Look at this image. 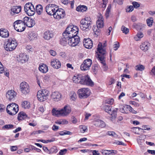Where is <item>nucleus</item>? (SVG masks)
<instances>
[{
    "mask_svg": "<svg viewBox=\"0 0 155 155\" xmlns=\"http://www.w3.org/2000/svg\"><path fill=\"white\" fill-rule=\"evenodd\" d=\"M78 33V29L75 26H68L63 33L64 39L68 40L69 45L72 47L76 46L80 42V38L77 35Z\"/></svg>",
    "mask_w": 155,
    "mask_h": 155,
    "instance_id": "obj_1",
    "label": "nucleus"
},
{
    "mask_svg": "<svg viewBox=\"0 0 155 155\" xmlns=\"http://www.w3.org/2000/svg\"><path fill=\"white\" fill-rule=\"evenodd\" d=\"M97 47V51L98 52V53L97 54V58L99 61L102 65L104 70H106L107 68L105 61L106 51L102 47L101 43H99Z\"/></svg>",
    "mask_w": 155,
    "mask_h": 155,
    "instance_id": "obj_2",
    "label": "nucleus"
},
{
    "mask_svg": "<svg viewBox=\"0 0 155 155\" xmlns=\"http://www.w3.org/2000/svg\"><path fill=\"white\" fill-rule=\"evenodd\" d=\"M71 111V108L69 105H66L62 109L56 110L53 109L52 112L54 115L58 116L61 115L62 116H66L68 115Z\"/></svg>",
    "mask_w": 155,
    "mask_h": 155,
    "instance_id": "obj_3",
    "label": "nucleus"
},
{
    "mask_svg": "<svg viewBox=\"0 0 155 155\" xmlns=\"http://www.w3.org/2000/svg\"><path fill=\"white\" fill-rule=\"evenodd\" d=\"M92 23L90 17H85L80 21V26L82 30L87 31L91 28Z\"/></svg>",
    "mask_w": 155,
    "mask_h": 155,
    "instance_id": "obj_4",
    "label": "nucleus"
},
{
    "mask_svg": "<svg viewBox=\"0 0 155 155\" xmlns=\"http://www.w3.org/2000/svg\"><path fill=\"white\" fill-rule=\"evenodd\" d=\"M18 106L15 103L9 104L6 108V110L8 114L12 116L16 114L18 112Z\"/></svg>",
    "mask_w": 155,
    "mask_h": 155,
    "instance_id": "obj_5",
    "label": "nucleus"
},
{
    "mask_svg": "<svg viewBox=\"0 0 155 155\" xmlns=\"http://www.w3.org/2000/svg\"><path fill=\"white\" fill-rule=\"evenodd\" d=\"M17 46V44L15 40L9 39L6 42L4 48L7 51H12L15 49Z\"/></svg>",
    "mask_w": 155,
    "mask_h": 155,
    "instance_id": "obj_6",
    "label": "nucleus"
},
{
    "mask_svg": "<svg viewBox=\"0 0 155 155\" xmlns=\"http://www.w3.org/2000/svg\"><path fill=\"white\" fill-rule=\"evenodd\" d=\"M50 93L48 90L44 89L39 91L37 94L38 100L41 101H44L46 100Z\"/></svg>",
    "mask_w": 155,
    "mask_h": 155,
    "instance_id": "obj_7",
    "label": "nucleus"
},
{
    "mask_svg": "<svg viewBox=\"0 0 155 155\" xmlns=\"http://www.w3.org/2000/svg\"><path fill=\"white\" fill-rule=\"evenodd\" d=\"M105 111L111 115L110 120L112 121L114 120L117 116V109L116 108L112 110L111 106L108 105H105L103 107Z\"/></svg>",
    "mask_w": 155,
    "mask_h": 155,
    "instance_id": "obj_8",
    "label": "nucleus"
},
{
    "mask_svg": "<svg viewBox=\"0 0 155 155\" xmlns=\"http://www.w3.org/2000/svg\"><path fill=\"white\" fill-rule=\"evenodd\" d=\"M14 26L15 29L18 32H22L25 30V25L24 21L18 20L14 23Z\"/></svg>",
    "mask_w": 155,
    "mask_h": 155,
    "instance_id": "obj_9",
    "label": "nucleus"
},
{
    "mask_svg": "<svg viewBox=\"0 0 155 155\" xmlns=\"http://www.w3.org/2000/svg\"><path fill=\"white\" fill-rule=\"evenodd\" d=\"M24 9L25 12L29 16L33 15L35 13V9L31 3H27L25 5Z\"/></svg>",
    "mask_w": 155,
    "mask_h": 155,
    "instance_id": "obj_10",
    "label": "nucleus"
},
{
    "mask_svg": "<svg viewBox=\"0 0 155 155\" xmlns=\"http://www.w3.org/2000/svg\"><path fill=\"white\" fill-rule=\"evenodd\" d=\"M20 90L22 94L26 95L29 93L30 88L28 84L25 82H21L19 86Z\"/></svg>",
    "mask_w": 155,
    "mask_h": 155,
    "instance_id": "obj_11",
    "label": "nucleus"
},
{
    "mask_svg": "<svg viewBox=\"0 0 155 155\" xmlns=\"http://www.w3.org/2000/svg\"><path fill=\"white\" fill-rule=\"evenodd\" d=\"M78 93L80 98H86L90 95V91L88 88H82L78 90Z\"/></svg>",
    "mask_w": 155,
    "mask_h": 155,
    "instance_id": "obj_12",
    "label": "nucleus"
},
{
    "mask_svg": "<svg viewBox=\"0 0 155 155\" xmlns=\"http://www.w3.org/2000/svg\"><path fill=\"white\" fill-rule=\"evenodd\" d=\"M45 9L48 14L54 16L55 12L58 10V7L54 4H49L46 6Z\"/></svg>",
    "mask_w": 155,
    "mask_h": 155,
    "instance_id": "obj_13",
    "label": "nucleus"
},
{
    "mask_svg": "<svg viewBox=\"0 0 155 155\" xmlns=\"http://www.w3.org/2000/svg\"><path fill=\"white\" fill-rule=\"evenodd\" d=\"M80 84L92 86L94 85V83L91 80L89 76L82 75Z\"/></svg>",
    "mask_w": 155,
    "mask_h": 155,
    "instance_id": "obj_14",
    "label": "nucleus"
},
{
    "mask_svg": "<svg viewBox=\"0 0 155 155\" xmlns=\"http://www.w3.org/2000/svg\"><path fill=\"white\" fill-rule=\"evenodd\" d=\"M92 64V61L90 59H87L84 60L81 65V69L82 71H87L89 70Z\"/></svg>",
    "mask_w": 155,
    "mask_h": 155,
    "instance_id": "obj_15",
    "label": "nucleus"
},
{
    "mask_svg": "<svg viewBox=\"0 0 155 155\" xmlns=\"http://www.w3.org/2000/svg\"><path fill=\"white\" fill-rule=\"evenodd\" d=\"M65 16V12L64 10L61 8L58 9L56 10L54 15L55 18L60 19L63 18Z\"/></svg>",
    "mask_w": 155,
    "mask_h": 155,
    "instance_id": "obj_16",
    "label": "nucleus"
},
{
    "mask_svg": "<svg viewBox=\"0 0 155 155\" xmlns=\"http://www.w3.org/2000/svg\"><path fill=\"white\" fill-rule=\"evenodd\" d=\"M23 21L25 25L29 28L32 27L35 24L34 20L27 17H24Z\"/></svg>",
    "mask_w": 155,
    "mask_h": 155,
    "instance_id": "obj_17",
    "label": "nucleus"
},
{
    "mask_svg": "<svg viewBox=\"0 0 155 155\" xmlns=\"http://www.w3.org/2000/svg\"><path fill=\"white\" fill-rule=\"evenodd\" d=\"M16 93L13 90L8 91L6 94V97L9 101H13L16 97Z\"/></svg>",
    "mask_w": 155,
    "mask_h": 155,
    "instance_id": "obj_18",
    "label": "nucleus"
},
{
    "mask_svg": "<svg viewBox=\"0 0 155 155\" xmlns=\"http://www.w3.org/2000/svg\"><path fill=\"white\" fill-rule=\"evenodd\" d=\"M51 97L54 101H58L61 100V95L58 92L55 91L52 93Z\"/></svg>",
    "mask_w": 155,
    "mask_h": 155,
    "instance_id": "obj_19",
    "label": "nucleus"
},
{
    "mask_svg": "<svg viewBox=\"0 0 155 155\" xmlns=\"http://www.w3.org/2000/svg\"><path fill=\"white\" fill-rule=\"evenodd\" d=\"M21 7L20 6H14L11 7V14L12 15H14L15 14L19 13L21 11Z\"/></svg>",
    "mask_w": 155,
    "mask_h": 155,
    "instance_id": "obj_20",
    "label": "nucleus"
},
{
    "mask_svg": "<svg viewBox=\"0 0 155 155\" xmlns=\"http://www.w3.org/2000/svg\"><path fill=\"white\" fill-rule=\"evenodd\" d=\"M28 57L26 54H21L18 58L19 62L22 63H25L28 60Z\"/></svg>",
    "mask_w": 155,
    "mask_h": 155,
    "instance_id": "obj_21",
    "label": "nucleus"
},
{
    "mask_svg": "<svg viewBox=\"0 0 155 155\" xmlns=\"http://www.w3.org/2000/svg\"><path fill=\"white\" fill-rule=\"evenodd\" d=\"M51 65L54 68L58 69L60 68L61 64L58 59H54L51 61Z\"/></svg>",
    "mask_w": 155,
    "mask_h": 155,
    "instance_id": "obj_22",
    "label": "nucleus"
},
{
    "mask_svg": "<svg viewBox=\"0 0 155 155\" xmlns=\"http://www.w3.org/2000/svg\"><path fill=\"white\" fill-rule=\"evenodd\" d=\"M83 44L85 48L88 49L91 48L93 45L92 41L89 38L84 39Z\"/></svg>",
    "mask_w": 155,
    "mask_h": 155,
    "instance_id": "obj_23",
    "label": "nucleus"
},
{
    "mask_svg": "<svg viewBox=\"0 0 155 155\" xmlns=\"http://www.w3.org/2000/svg\"><path fill=\"white\" fill-rule=\"evenodd\" d=\"M150 46V44L148 42L146 41L142 43L140 45V48L142 50L146 51L149 49Z\"/></svg>",
    "mask_w": 155,
    "mask_h": 155,
    "instance_id": "obj_24",
    "label": "nucleus"
},
{
    "mask_svg": "<svg viewBox=\"0 0 155 155\" xmlns=\"http://www.w3.org/2000/svg\"><path fill=\"white\" fill-rule=\"evenodd\" d=\"M53 36V34L51 31H47L44 33L43 38L45 40H48L52 38Z\"/></svg>",
    "mask_w": 155,
    "mask_h": 155,
    "instance_id": "obj_25",
    "label": "nucleus"
},
{
    "mask_svg": "<svg viewBox=\"0 0 155 155\" xmlns=\"http://www.w3.org/2000/svg\"><path fill=\"white\" fill-rule=\"evenodd\" d=\"M9 34L8 30L5 29H0V36L2 37L6 38L8 37Z\"/></svg>",
    "mask_w": 155,
    "mask_h": 155,
    "instance_id": "obj_26",
    "label": "nucleus"
},
{
    "mask_svg": "<svg viewBox=\"0 0 155 155\" xmlns=\"http://www.w3.org/2000/svg\"><path fill=\"white\" fill-rule=\"evenodd\" d=\"M94 125L97 127H104L105 126V123L103 121L98 120L94 122Z\"/></svg>",
    "mask_w": 155,
    "mask_h": 155,
    "instance_id": "obj_27",
    "label": "nucleus"
},
{
    "mask_svg": "<svg viewBox=\"0 0 155 155\" xmlns=\"http://www.w3.org/2000/svg\"><path fill=\"white\" fill-rule=\"evenodd\" d=\"M103 18L102 15H100V17L96 22L97 26L99 27V28H101L104 26V23L103 22Z\"/></svg>",
    "mask_w": 155,
    "mask_h": 155,
    "instance_id": "obj_28",
    "label": "nucleus"
},
{
    "mask_svg": "<svg viewBox=\"0 0 155 155\" xmlns=\"http://www.w3.org/2000/svg\"><path fill=\"white\" fill-rule=\"evenodd\" d=\"M82 75L80 74H76L74 75L72 78V80L73 82L76 83H79L81 78Z\"/></svg>",
    "mask_w": 155,
    "mask_h": 155,
    "instance_id": "obj_29",
    "label": "nucleus"
},
{
    "mask_svg": "<svg viewBox=\"0 0 155 155\" xmlns=\"http://www.w3.org/2000/svg\"><path fill=\"white\" fill-rule=\"evenodd\" d=\"M39 69L41 72L43 73H46L48 70L47 66L45 64H43L42 65H40Z\"/></svg>",
    "mask_w": 155,
    "mask_h": 155,
    "instance_id": "obj_30",
    "label": "nucleus"
},
{
    "mask_svg": "<svg viewBox=\"0 0 155 155\" xmlns=\"http://www.w3.org/2000/svg\"><path fill=\"white\" fill-rule=\"evenodd\" d=\"M27 116L23 112H21L19 113L18 115V119L19 120H22L26 118Z\"/></svg>",
    "mask_w": 155,
    "mask_h": 155,
    "instance_id": "obj_31",
    "label": "nucleus"
},
{
    "mask_svg": "<svg viewBox=\"0 0 155 155\" xmlns=\"http://www.w3.org/2000/svg\"><path fill=\"white\" fill-rule=\"evenodd\" d=\"M28 38L30 40H33L37 37V34L34 32L30 31L28 34Z\"/></svg>",
    "mask_w": 155,
    "mask_h": 155,
    "instance_id": "obj_32",
    "label": "nucleus"
},
{
    "mask_svg": "<svg viewBox=\"0 0 155 155\" xmlns=\"http://www.w3.org/2000/svg\"><path fill=\"white\" fill-rule=\"evenodd\" d=\"M36 11L38 15H40L43 12V7L41 5H38L36 6Z\"/></svg>",
    "mask_w": 155,
    "mask_h": 155,
    "instance_id": "obj_33",
    "label": "nucleus"
},
{
    "mask_svg": "<svg viewBox=\"0 0 155 155\" xmlns=\"http://www.w3.org/2000/svg\"><path fill=\"white\" fill-rule=\"evenodd\" d=\"M87 9V7L84 5H79L76 8V10L78 12H84Z\"/></svg>",
    "mask_w": 155,
    "mask_h": 155,
    "instance_id": "obj_34",
    "label": "nucleus"
},
{
    "mask_svg": "<svg viewBox=\"0 0 155 155\" xmlns=\"http://www.w3.org/2000/svg\"><path fill=\"white\" fill-rule=\"evenodd\" d=\"M129 106L127 105L125 106L122 107L120 108V111L122 113H128L129 109L128 107Z\"/></svg>",
    "mask_w": 155,
    "mask_h": 155,
    "instance_id": "obj_35",
    "label": "nucleus"
},
{
    "mask_svg": "<svg viewBox=\"0 0 155 155\" xmlns=\"http://www.w3.org/2000/svg\"><path fill=\"white\" fill-rule=\"evenodd\" d=\"M101 153L104 155H113L114 153V150H102Z\"/></svg>",
    "mask_w": 155,
    "mask_h": 155,
    "instance_id": "obj_36",
    "label": "nucleus"
},
{
    "mask_svg": "<svg viewBox=\"0 0 155 155\" xmlns=\"http://www.w3.org/2000/svg\"><path fill=\"white\" fill-rule=\"evenodd\" d=\"M99 28V27H98L97 26L94 25L93 26L92 29L95 35H98V33H99L100 30Z\"/></svg>",
    "mask_w": 155,
    "mask_h": 155,
    "instance_id": "obj_37",
    "label": "nucleus"
},
{
    "mask_svg": "<svg viewBox=\"0 0 155 155\" xmlns=\"http://www.w3.org/2000/svg\"><path fill=\"white\" fill-rule=\"evenodd\" d=\"M21 106L24 108H28L30 107L29 103L26 101L23 102L22 103Z\"/></svg>",
    "mask_w": 155,
    "mask_h": 155,
    "instance_id": "obj_38",
    "label": "nucleus"
},
{
    "mask_svg": "<svg viewBox=\"0 0 155 155\" xmlns=\"http://www.w3.org/2000/svg\"><path fill=\"white\" fill-rule=\"evenodd\" d=\"M79 128L80 129V132L81 133H84L87 130V127L85 126L81 125L79 126Z\"/></svg>",
    "mask_w": 155,
    "mask_h": 155,
    "instance_id": "obj_39",
    "label": "nucleus"
},
{
    "mask_svg": "<svg viewBox=\"0 0 155 155\" xmlns=\"http://www.w3.org/2000/svg\"><path fill=\"white\" fill-rule=\"evenodd\" d=\"M136 69L137 71H142L144 69L145 67L142 65L139 64L137 65L136 67Z\"/></svg>",
    "mask_w": 155,
    "mask_h": 155,
    "instance_id": "obj_40",
    "label": "nucleus"
},
{
    "mask_svg": "<svg viewBox=\"0 0 155 155\" xmlns=\"http://www.w3.org/2000/svg\"><path fill=\"white\" fill-rule=\"evenodd\" d=\"M153 22V19L152 18H150L147 20V23L148 26H152Z\"/></svg>",
    "mask_w": 155,
    "mask_h": 155,
    "instance_id": "obj_41",
    "label": "nucleus"
},
{
    "mask_svg": "<svg viewBox=\"0 0 155 155\" xmlns=\"http://www.w3.org/2000/svg\"><path fill=\"white\" fill-rule=\"evenodd\" d=\"M121 30L122 31L123 33H125V34H127L129 31V29L124 26H122L121 28Z\"/></svg>",
    "mask_w": 155,
    "mask_h": 155,
    "instance_id": "obj_42",
    "label": "nucleus"
},
{
    "mask_svg": "<svg viewBox=\"0 0 155 155\" xmlns=\"http://www.w3.org/2000/svg\"><path fill=\"white\" fill-rule=\"evenodd\" d=\"M64 37L63 35V38H62V40L60 41V43L61 44L64 46L66 45L68 42V40L67 39H64Z\"/></svg>",
    "mask_w": 155,
    "mask_h": 155,
    "instance_id": "obj_43",
    "label": "nucleus"
},
{
    "mask_svg": "<svg viewBox=\"0 0 155 155\" xmlns=\"http://www.w3.org/2000/svg\"><path fill=\"white\" fill-rule=\"evenodd\" d=\"M141 129L139 127H134L132 128V131L135 134H138L139 131Z\"/></svg>",
    "mask_w": 155,
    "mask_h": 155,
    "instance_id": "obj_44",
    "label": "nucleus"
},
{
    "mask_svg": "<svg viewBox=\"0 0 155 155\" xmlns=\"http://www.w3.org/2000/svg\"><path fill=\"white\" fill-rule=\"evenodd\" d=\"M107 134L111 137H117V135L114 131H108Z\"/></svg>",
    "mask_w": 155,
    "mask_h": 155,
    "instance_id": "obj_45",
    "label": "nucleus"
},
{
    "mask_svg": "<svg viewBox=\"0 0 155 155\" xmlns=\"http://www.w3.org/2000/svg\"><path fill=\"white\" fill-rule=\"evenodd\" d=\"M77 98V95L76 93L74 92H72L71 93V95L70 96V98L71 100L72 101H74Z\"/></svg>",
    "mask_w": 155,
    "mask_h": 155,
    "instance_id": "obj_46",
    "label": "nucleus"
},
{
    "mask_svg": "<svg viewBox=\"0 0 155 155\" xmlns=\"http://www.w3.org/2000/svg\"><path fill=\"white\" fill-rule=\"evenodd\" d=\"M110 9H111V6L110 5H109L108 6V7L106 10V12L105 14V15L106 18H108L109 16V13L110 12Z\"/></svg>",
    "mask_w": 155,
    "mask_h": 155,
    "instance_id": "obj_47",
    "label": "nucleus"
},
{
    "mask_svg": "<svg viewBox=\"0 0 155 155\" xmlns=\"http://www.w3.org/2000/svg\"><path fill=\"white\" fill-rule=\"evenodd\" d=\"M49 154H50L53 153H55L57 152V147H54L51 148L50 150H49Z\"/></svg>",
    "mask_w": 155,
    "mask_h": 155,
    "instance_id": "obj_48",
    "label": "nucleus"
},
{
    "mask_svg": "<svg viewBox=\"0 0 155 155\" xmlns=\"http://www.w3.org/2000/svg\"><path fill=\"white\" fill-rule=\"evenodd\" d=\"M14 126L12 124H7L4 126L3 127V129H9L13 127Z\"/></svg>",
    "mask_w": 155,
    "mask_h": 155,
    "instance_id": "obj_49",
    "label": "nucleus"
},
{
    "mask_svg": "<svg viewBox=\"0 0 155 155\" xmlns=\"http://www.w3.org/2000/svg\"><path fill=\"white\" fill-rule=\"evenodd\" d=\"M134 10V8L133 6L130 5L128 6L127 7L126 10V12H132Z\"/></svg>",
    "mask_w": 155,
    "mask_h": 155,
    "instance_id": "obj_50",
    "label": "nucleus"
},
{
    "mask_svg": "<svg viewBox=\"0 0 155 155\" xmlns=\"http://www.w3.org/2000/svg\"><path fill=\"white\" fill-rule=\"evenodd\" d=\"M132 5L133 7L135 8H137L140 6V4L138 2H132Z\"/></svg>",
    "mask_w": 155,
    "mask_h": 155,
    "instance_id": "obj_51",
    "label": "nucleus"
},
{
    "mask_svg": "<svg viewBox=\"0 0 155 155\" xmlns=\"http://www.w3.org/2000/svg\"><path fill=\"white\" fill-rule=\"evenodd\" d=\"M67 150V149H64L62 150H61L59 152V154L60 155H63L65 154L66 153Z\"/></svg>",
    "mask_w": 155,
    "mask_h": 155,
    "instance_id": "obj_52",
    "label": "nucleus"
},
{
    "mask_svg": "<svg viewBox=\"0 0 155 155\" xmlns=\"http://www.w3.org/2000/svg\"><path fill=\"white\" fill-rule=\"evenodd\" d=\"M114 100L113 98L109 99L105 101V103L110 104H112L114 102Z\"/></svg>",
    "mask_w": 155,
    "mask_h": 155,
    "instance_id": "obj_53",
    "label": "nucleus"
},
{
    "mask_svg": "<svg viewBox=\"0 0 155 155\" xmlns=\"http://www.w3.org/2000/svg\"><path fill=\"white\" fill-rule=\"evenodd\" d=\"M128 107V109H129V112H131L133 114H136L137 113L136 111L134 110L133 108L130 106Z\"/></svg>",
    "mask_w": 155,
    "mask_h": 155,
    "instance_id": "obj_54",
    "label": "nucleus"
},
{
    "mask_svg": "<svg viewBox=\"0 0 155 155\" xmlns=\"http://www.w3.org/2000/svg\"><path fill=\"white\" fill-rule=\"evenodd\" d=\"M116 44H115L114 45V50H117L118 48L119 47L120 45L119 43L117 41L115 42Z\"/></svg>",
    "mask_w": 155,
    "mask_h": 155,
    "instance_id": "obj_55",
    "label": "nucleus"
},
{
    "mask_svg": "<svg viewBox=\"0 0 155 155\" xmlns=\"http://www.w3.org/2000/svg\"><path fill=\"white\" fill-rule=\"evenodd\" d=\"M4 68L3 65L0 61V73H2L4 71Z\"/></svg>",
    "mask_w": 155,
    "mask_h": 155,
    "instance_id": "obj_56",
    "label": "nucleus"
},
{
    "mask_svg": "<svg viewBox=\"0 0 155 155\" xmlns=\"http://www.w3.org/2000/svg\"><path fill=\"white\" fill-rule=\"evenodd\" d=\"M131 104L134 105V106L136 107H138L139 106L140 104L139 103H137L134 101H130V103Z\"/></svg>",
    "mask_w": 155,
    "mask_h": 155,
    "instance_id": "obj_57",
    "label": "nucleus"
},
{
    "mask_svg": "<svg viewBox=\"0 0 155 155\" xmlns=\"http://www.w3.org/2000/svg\"><path fill=\"white\" fill-rule=\"evenodd\" d=\"M49 52L50 54L53 56H55L56 54V52L53 50H50Z\"/></svg>",
    "mask_w": 155,
    "mask_h": 155,
    "instance_id": "obj_58",
    "label": "nucleus"
},
{
    "mask_svg": "<svg viewBox=\"0 0 155 155\" xmlns=\"http://www.w3.org/2000/svg\"><path fill=\"white\" fill-rule=\"evenodd\" d=\"M137 35L139 38H141L143 37V34L142 32H140L137 33Z\"/></svg>",
    "mask_w": 155,
    "mask_h": 155,
    "instance_id": "obj_59",
    "label": "nucleus"
},
{
    "mask_svg": "<svg viewBox=\"0 0 155 155\" xmlns=\"http://www.w3.org/2000/svg\"><path fill=\"white\" fill-rule=\"evenodd\" d=\"M5 107L2 104H0V112H2L4 110Z\"/></svg>",
    "mask_w": 155,
    "mask_h": 155,
    "instance_id": "obj_60",
    "label": "nucleus"
},
{
    "mask_svg": "<svg viewBox=\"0 0 155 155\" xmlns=\"http://www.w3.org/2000/svg\"><path fill=\"white\" fill-rule=\"evenodd\" d=\"M58 128H59L58 126H56V125H53V126L52 127V129L54 131H56L58 130Z\"/></svg>",
    "mask_w": 155,
    "mask_h": 155,
    "instance_id": "obj_61",
    "label": "nucleus"
},
{
    "mask_svg": "<svg viewBox=\"0 0 155 155\" xmlns=\"http://www.w3.org/2000/svg\"><path fill=\"white\" fill-rule=\"evenodd\" d=\"M61 124H67L68 122L65 119L61 120Z\"/></svg>",
    "mask_w": 155,
    "mask_h": 155,
    "instance_id": "obj_62",
    "label": "nucleus"
},
{
    "mask_svg": "<svg viewBox=\"0 0 155 155\" xmlns=\"http://www.w3.org/2000/svg\"><path fill=\"white\" fill-rule=\"evenodd\" d=\"M17 146H12L11 148V150L12 151H14L16 150L17 149Z\"/></svg>",
    "mask_w": 155,
    "mask_h": 155,
    "instance_id": "obj_63",
    "label": "nucleus"
},
{
    "mask_svg": "<svg viewBox=\"0 0 155 155\" xmlns=\"http://www.w3.org/2000/svg\"><path fill=\"white\" fill-rule=\"evenodd\" d=\"M92 151L93 155H99L100 153L98 151L96 150H93Z\"/></svg>",
    "mask_w": 155,
    "mask_h": 155,
    "instance_id": "obj_64",
    "label": "nucleus"
}]
</instances>
